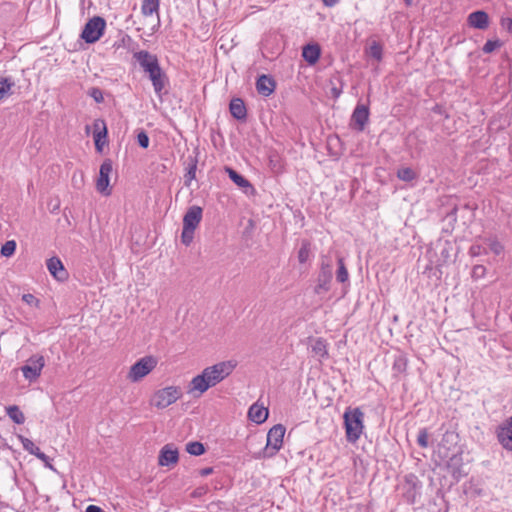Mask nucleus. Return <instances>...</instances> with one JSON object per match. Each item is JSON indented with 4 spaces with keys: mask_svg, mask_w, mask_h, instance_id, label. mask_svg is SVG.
I'll use <instances>...</instances> for the list:
<instances>
[{
    "mask_svg": "<svg viewBox=\"0 0 512 512\" xmlns=\"http://www.w3.org/2000/svg\"><path fill=\"white\" fill-rule=\"evenodd\" d=\"M236 365V361L226 360L204 368L200 374L191 379L187 393L194 397L202 396L209 388L226 379L234 371Z\"/></svg>",
    "mask_w": 512,
    "mask_h": 512,
    "instance_id": "nucleus-1",
    "label": "nucleus"
},
{
    "mask_svg": "<svg viewBox=\"0 0 512 512\" xmlns=\"http://www.w3.org/2000/svg\"><path fill=\"white\" fill-rule=\"evenodd\" d=\"M134 66L139 68L152 82L153 89L157 95H161L167 84V76L160 67L156 55L139 50L133 53Z\"/></svg>",
    "mask_w": 512,
    "mask_h": 512,
    "instance_id": "nucleus-2",
    "label": "nucleus"
},
{
    "mask_svg": "<svg viewBox=\"0 0 512 512\" xmlns=\"http://www.w3.org/2000/svg\"><path fill=\"white\" fill-rule=\"evenodd\" d=\"M183 396L182 388L168 385L155 390L149 400V405L157 410H164L175 404Z\"/></svg>",
    "mask_w": 512,
    "mask_h": 512,
    "instance_id": "nucleus-3",
    "label": "nucleus"
},
{
    "mask_svg": "<svg viewBox=\"0 0 512 512\" xmlns=\"http://www.w3.org/2000/svg\"><path fill=\"white\" fill-rule=\"evenodd\" d=\"M343 418L347 441L355 443L364 430V413L359 408H348Z\"/></svg>",
    "mask_w": 512,
    "mask_h": 512,
    "instance_id": "nucleus-4",
    "label": "nucleus"
},
{
    "mask_svg": "<svg viewBox=\"0 0 512 512\" xmlns=\"http://www.w3.org/2000/svg\"><path fill=\"white\" fill-rule=\"evenodd\" d=\"M286 428L282 424H276L267 433L266 445L259 452L254 454L256 459L274 457L282 448Z\"/></svg>",
    "mask_w": 512,
    "mask_h": 512,
    "instance_id": "nucleus-5",
    "label": "nucleus"
},
{
    "mask_svg": "<svg viewBox=\"0 0 512 512\" xmlns=\"http://www.w3.org/2000/svg\"><path fill=\"white\" fill-rule=\"evenodd\" d=\"M106 21L100 16H94L84 26L81 38L89 44L97 42L104 34Z\"/></svg>",
    "mask_w": 512,
    "mask_h": 512,
    "instance_id": "nucleus-6",
    "label": "nucleus"
},
{
    "mask_svg": "<svg viewBox=\"0 0 512 512\" xmlns=\"http://www.w3.org/2000/svg\"><path fill=\"white\" fill-rule=\"evenodd\" d=\"M157 366V360L153 356H145L130 366V381L140 382L148 376Z\"/></svg>",
    "mask_w": 512,
    "mask_h": 512,
    "instance_id": "nucleus-7",
    "label": "nucleus"
},
{
    "mask_svg": "<svg viewBox=\"0 0 512 512\" xmlns=\"http://www.w3.org/2000/svg\"><path fill=\"white\" fill-rule=\"evenodd\" d=\"M113 171L112 162L106 159L100 166L99 176L96 181V189L99 193L107 196L111 194L109 187L110 175Z\"/></svg>",
    "mask_w": 512,
    "mask_h": 512,
    "instance_id": "nucleus-8",
    "label": "nucleus"
},
{
    "mask_svg": "<svg viewBox=\"0 0 512 512\" xmlns=\"http://www.w3.org/2000/svg\"><path fill=\"white\" fill-rule=\"evenodd\" d=\"M45 365V360L43 356H32L27 360V363L21 368L23 376L29 380H36Z\"/></svg>",
    "mask_w": 512,
    "mask_h": 512,
    "instance_id": "nucleus-9",
    "label": "nucleus"
},
{
    "mask_svg": "<svg viewBox=\"0 0 512 512\" xmlns=\"http://www.w3.org/2000/svg\"><path fill=\"white\" fill-rule=\"evenodd\" d=\"M92 135L95 148L98 153H103L104 146L107 143V126L104 120L96 119L92 125Z\"/></svg>",
    "mask_w": 512,
    "mask_h": 512,
    "instance_id": "nucleus-10",
    "label": "nucleus"
},
{
    "mask_svg": "<svg viewBox=\"0 0 512 512\" xmlns=\"http://www.w3.org/2000/svg\"><path fill=\"white\" fill-rule=\"evenodd\" d=\"M497 438L504 449L512 451V416L499 427Z\"/></svg>",
    "mask_w": 512,
    "mask_h": 512,
    "instance_id": "nucleus-11",
    "label": "nucleus"
},
{
    "mask_svg": "<svg viewBox=\"0 0 512 512\" xmlns=\"http://www.w3.org/2000/svg\"><path fill=\"white\" fill-rule=\"evenodd\" d=\"M368 119V107L363 104H359L356 106L351 116V126L358 131H362L368 122Z\"/></svg>",
    "mask_w": 512,
    "mask_h": 512,
    "instance_id": "nucleus-12",
    "label": "nucleus"
},
{
    "mask_svg": "<svg viewBox=\"0 0 512 512\" xmlns=\"http://www.w3.org/2000/svg\"><path fill=\"white\" fill-rule=\"evenodd\" d=\"M178 450L172 445H165L159 453L158 463L160 466H171L178 462Z\"/></svg>",
    "mask_w": 512,
    "mask_h": 512,
    "instance_id": "nucleus-13",
    "label": "nucleus"
},
{
    "mask_svg": "<svg viewBox=\"0 0 512 512\" xmlns=\"http://www.w3.org/2000/svg\"><path fill=\"white\" fill-rule=\"evenodd\" d=\"M269 415V411L266 407L259 403H254L248 410V418L256 424L264 423Z\"/></svg>",
    "mask_w": 512,
    "mask_h": 512,
    "instance_id": "nucleus-14",
    "label": "nucleus"
},
{
    "mask_svg": "<svg viewBox=\"0 0 512 512\" xmlns=\"http://www.w3.org/2000/svg\"><path fill=\"white\" fill-rule=\"evenodd\" d=\"M202 219V209L199 206H192L183 218V226L196 229Z\"/></svg>",
    "mask_w": 512,
    "mask_h": 512,
    "instance_id": "nucleus-15",
    "label": "nucleus"
},
{
    "mask_svg": "<svg viewBox=\"0 0 512 512\" xmlns=\"http://www.w3.org/2000/svg\"><path fill=\"white\" fill-rule=\"evenodd\" d=\"M468 24L476 29L484 30L489 26V16L484 11H475L468 16Z\"/></svg>",
    "mask_w": 512,
    "mask_h": 512,
    "instance_id": "nucleus-16",
    "label": "nucleus"
},
{
    "mask_svg": "<svg viewBox=\"0 0 512 512\" xmlns=\"http://www.w3.org/2000/svg\"><path fill=\"white\" fill-rule=\"evenodd\" d=\"M47 269L57 280L62 281L67 278V272L61 260L57 257H52L47 261Z\"/></svg>",
    "mask_w": 512,
    "mask_h": 512,
    "instance_id": "nucleus-17",
    "label": "nucleus"
},
{
    "mask_svg": "<svg viewBox=\"0 0 512 512\" xmlns=\"http://www.w3.org/2000/svg\"><path fill=\"white\" fill-rule=\"evenodd\" d=\"M309 348L314 356L319 359L325 358L328 354L327 343L322 338H311L309 340Z\"/></svg>",
    "mask_w": 512,
    "mask_h": 512,
    "instance_id": "nucleus-18",
    "label": "nucleus"
},
{
    "mask_svg": "<svg viewBox=\"0 0 512 512\" xmlns=\"http://www.w3.org/2000/svg\"><path fill=\"white\" fill-rule=\"evenodd\" d=\"M256 87L260 94L269 96L274 91L275 84L270 77L262 75L257 80Z\"/></svg>",
    "mask_w": 512,
    "mask_h": 512,
    "instance_id": "nucleus-19",
    "label": "nucleus"
},
{
    "mask_svg": "<svg viewBox=\"0 0 512 512\" xmlns=\"http://www.w3.org/2000/svg\"><path fill=\"white\" fill-rule=\"evenodd\" d=\"M302 56L309 64H315L320 57V47L317 44L304 46Z\"/></svg>",
    "mask_w": 512,
    "mask_h": 512,
    "instance_id": "nucleus-20",
    "label": "nucleus"
},
{
    "mask_svg": "<svg viewBox=\"0 0 512 512\" xmlns=\"http://www.w3.org/2000/svg\"><path fill=\"white\" fill-rule=\"evenodd\" d=\"M230 112L236 119H244L246 117V107L244 102L239 99H233L230 102Z\"/></svg>",
    "mask_w": 512,
    "mask_h": 512,
    "instance_id": "nucleus-21",
    "label": "nucleus"
},
{
    "mask_svg": "<svg viewBox=\"0 0 512 512\" xmlns=\"http://www.w3.org/2000/svg\"><path fill=\"white\" fill-rule=\"evenodd\" d=\"M226 173L229 178L240 188L247 189L252 188L250 182L244 178L242 175L238 174L234 169L230 167L225 168Z\"/></svg>",
    "mask_w": 512,
    "mask_h": 512,
    "instance_id": "nucleus-22",
    "label": "nucleus"
},
{
    "mask_svg": "<svg viewBox=\"0 0 512 512\" xmlns=\"http://www.w3.org/2000/svg\"><path fill=\"white\" fill-rule=\"evenodd\" d=\"M382 51V46L376 41H371L366 49L367 55L377 61L382 59Z\"/></svg>",
    "mask_w": 512,
    "mask_h": 512,
    "instance_id": "nucleus-23",
    "label": "nucleus"
},
{
    "mask_svg": "<svg viewBox=\"0 0 512 512\" xmlns=\"http://www.w3.org/2000/svg\"><path fill=\"white\" fill-rule=\"evenodd\" d=\"M397 177L405 182H411L417 178V173L410 167H401L397 171Z\"/></svg>",
    "mask_w": 512,
    "mask_h": 512,
    "instance_id": "nucleus-24",
    "label": "nucleus"
},
{
    "mask_svg": "<svg viewBox=\"0 0 512 512\" xmlns=\"http://www.w3.org/2000/svg\"><path fill=\"white\" fill-rule=\"evenodd\" d=\"M159 8V0H143L142 13L146 16H150L153 13H157Z\"/></svg>",
    "mask_w": 512,
    "mask_h": 512,
    "instance_id": "nucleus-25",
    "label": "nucleus"
},
{
    "mask_svg": "<svg viewBox=\"0 0 512 512\" xmlns=\"http://www.w3.org/2000/svg\"><path fill=\"white\" fill-rule=\"evenodd\" d=\"M7 414L17 424H22L25 421V416L18 406H9L7 408Z\"/></svg>",
    "mask_w": 512,
    "mask_h": 512,
    "instance_id": "nucleus-26",
    "label": "nucleus"
},
{
    "mask_svg": "<svg viewBox=\"0 0 512 512\" xmlns=\"http://www.w3.org/2000/svg\"><path fill=\"white\" fill-rule=\"evenodd\" d=\"M18 438L21 441L23 448L30 454L36 456L41 451L30 439L22 435H19Z\"/></svg>",
    "mask_w": 512,
    "mask_h": 512,
    "instance_id": "nucleus-27",
    "label": "nucleus"
},
{
    "mask_svg": "<svg viewBox=\"0 0 512 512\" xmlns=\"http://www.w3.org/2000/svg\"><path fill=\"white\" fill-rule=\"evenodd\" d=\"M186 451L191 455L200 456L205 452V448L202 443L195 441L186 445Z\"/></svg>",
    "mask_w": 512,
    "mask_h": 512,
    "instance_id": "nucleus-28",
    "label": "nucleus"
},
{
    "mask_svg": "<svg viewBox=\"0 0 512 512\" xmlns=\"http://www.w3.org/2000/svg\"><path fill=\"white\" fill-rule=\"evenodd\" d=\"M14 86V82L11 81L8 78H1L0 79V92H2V96L0 97V100L4 99L8 95L11 94V89Z\"/></svg>",
    "mask_w": 512,
    "mask_h": 512,
    "instance_id": "nucleus-29",
    "label": "nucleus"
},
{
    "mask_svg": "<svg viewBox=\"0 0 512 512\" xmlns=\"http://www.w3.org/2000/svg\"><path fill=\"white\" fill-rule=\"evenodd\" d=\"M336 278L339 282H342V283L346 282L349 278L348 271L344 265L342 258L338 259V270H337Z\"/></svg>",
    "mask_w": 512,
    "mask_h": 512,
    "instance_id": "nucleus-30",
    "label": "nucleus"
},
{
    "mask_svg": "<svg viewBox=\"0 0 512 512\" xmlns=\"http://www.w3.org/2000/svg\"><path fill=\"white\" fill-rule=\"evenodd\" d=\"M194 231H195V229L187 228V227L183 226V231L181 234V241L184 245L189 246L192 243L193 237H194Z\"/></svg>",
    "mask_w": 512,
    "mask_h": 512,
    "instance_id": "nucleus-31",
    "label": "nucleus"
},
{
    "mask_svg": "<svg viewBox=\"0 0 512 512\" xmlns=\"http://www.w3.org/2000/svg\"><path fill=\"white\" fill-rule=\"evenodd\" d=\"M310 255V245L308 242H303L298 252V259L300 263H305Z\"/></svg>",
    "mask_w": 512,
    "mask_h": 512,
    "instance_id": "nucleus-32",
    "label": "nucleus"
},
{
    "mask_svg": "<svg viewBox=\"0 0 512 512\" xmlns=\"http://www.w3.org/2000/svg\"><path fill=\"white\" fill-rule=\"evenodd\" d=\"M16 249V243L13 240L7 241L2 247H1V255L5 257H10L14 254Z\"/></svg>",
    "mask_w": 512,
    "mask_h": 512,
    "instance_id": "nucleus-33",
    "label": "nucleus"
},
{
    "mask_svg": "<svg viewBox=\"0 0 512 512\" xmlns=\"http://www.w3.org/2000/svg\"><path fill=\"white\" fill-rule=\"evenodd\" d=\"M487 244L490 248V250L495 254V255H500L502 252H503V246L501 245V243H499L497 240L495 239H489L487 241Z\"/></svg>",
    "mask_w": 512,
    "mask_h": 512,
    "instance_id": "nucleus-34",
    "label": "nucleus"
},
{
    "mask_svg": "<svg viewBox=\"0 0 512 512\" xmlns=\"http://www.w3.org/2000/svg\"><path fill=\"white\" fill-rule=\"evenodd\" d=\"M500 46H501V42L499 40H488L483 46V51L485 53H491L494 50H496L497 48H499Z\"/></svg>",
    "mask_w": 512,
    "mask_h": 512,
    "instance_id": "nucleus-35",
    "label": "nucleus"
},
{
    "mask_svg": "<svg viewBox=\"0 0 512 512\" xmlns=\"http://www.w3.org/2000/svg\"><path fill=\"white\" fill-rule=\"evenodd\" d=\"M137 143L142 148H147L149 146V137L144 131H139L137 134Z\"/></svg>",
    "mask_w": 512,
    "mask_h": 512,
    "instance_id": "nucleus-36",
    "label": "nucleus"
},
{
    "mask_svg": "<svg viewBox=\"0 0 512 512\" xmlns=\"http://www.w3.org/2000/svg\"><path fill=\"white\" fill-rule=\"evenodd\" d=\"M417 442L421 447L428 446V433L426 430H421L417 437Z\"/></svg>",
    "mask_w": 512,
    "mask_h": 512,
    "instance_id": "nucleus-37",
    "label": "nucleus"
},
{
    "mask_svg": "<svg viewBox=\"0 0 512 512\" xmlns=\"http://www.w3.org/2000/svg\"><path fill=\"white\" fill-rule=\"evenodd\" d=\"M500 25L507 32L512 33V18L502 16L500 18Z\"/></svg>",
    "mask_w": 512,
    "mask_h": 512,
    "instance_id": "nucleus-38",
    "label": "nucleus"
},
{
    "mask_svg": "<svg viewBox=\"0 0 512 512\" xmlns=\"http://www.w3.org/2000/svg\"><path fill=\"white\" fill-rule=\"evenodd\" d=\"M89 95L97 102L101 103L103 101V93L99 88H92L89 92Z\"/></svg>",
    "mask_w": 512,
    "mask_h": 512,
    "instance_id": "nucleus-39",
    "label": "nucleus"
},
{
    "mask_svg": "<svg viewBox=\"0 0 512 512\" xmlns=\"http://www.w3.org/2000/svg\"><path fill=\"white\" fill-rule=\"evenodd\" d=\"M22 300L27 303L28 305H31V306H38L39 305V300L32 294H24L22 296Z\"/></svg>",
    "mask_w": 512,
    "mask_h": 512,
    "instance_id": "nucleus-40",
    "label": "nucleus"
},
{
    "mask_svg": "<svg viewBox=\"0 0 512 512\" xmlns=\"http://www.w3.org/2000/svg\"><path fill=\"white\" fill-rule=\"evenodd\" d=\"M482 252H483V249L480 245L475 244V245H472L470 248V254L472 256H479L482 254Z\"/></svg>",
    "mask_w": 512,
    "mask_h": 512,
    "instance_id": "nucleus-41",
    "label": "nucleus"
},
{
    "mask_svg": "<svg viewBox=\"0 0 512 512\" xmlns=\"http://www.w3.org/2000/svg\"><path fill=\"white\" fill-rule=\"evenodd\" d=\"M473 276L480 277L485 273V267L482 265H477L473 268Z\"/></svg>",
    "mask_w": 512,
    "mask_h": 512,
    "instance_id": "nucleus-42",
    "label": "nucleus"
},
{
    "mask_svg": "<svg viewBox=\"0 0 512 512\" xmlns=\"http://www.w3.org/2000/svg\"><path fill=\"white\" fill-rule=\"evenodd\" d=\"M36 457L43 461L47 467L52 469V466L49 464V457L47 455L40 451Z\"/></svg>",
    "mask_w": 512,
    "mask_h": 512,
    "instance_id": "nucleus-43",
    "label": "nucleus"
},
{
    "mask_svg": "<svg viewBox=\"0 0 512 512\" xmlns=\"http://www.w3.org/2000/svg\"><path fill=\"white\" fill-rule=\"evenodd\" d=\"M211 473H213L212 467H205V468H202L199 470V475L202 477H206V476L210 475Z\"/></svg>",
    "mask_w": 512,
    "mask_h": 512,
    "instance_id": "nucleus-44",
    "label": "nucleus"
},
{
    "mask_svg": "<svg viewBox=\"0 0 512 512\" xmlns=\"http://www.w3.org/2000/svg\"><path fill=\"white\" fill-rule=\"evenodd\" d=\"M86 512H104L100 507L95 505H89L86 508Z\"/></svg>",
    "mask_w": 512,
    "mask_h": 512,
    "instance_id": "nucleus-45",
    "label": "nucleus"
},
{
    "mask_svg": "<svg viewBox=\"0 0 512 512\" xmlns=\"http://www.w3.org/2000/svg\"><path fill=\"white\" fill-rule=\"evenodd\" d=\"M323 2L327 6H333L338 2V0H323Z\"/></svg>",
    "mask_w": 512,
    "mask_h": 512,
    "instance_id": "nucleus-46",
    "label": "nucleus"
},
{
    "mask_svg": "<svg viewBox=\"0 0 512 512\" xmlns=\"http://www.w3.org/2000/svg\"><path fill=\"white\" fill-rule=\"evenodd\" d=\"M407 5H411L413 0H404Z\"/></svg>",
    "mask_w": 512,
    "mask_h": 512,
    "instance_id": "nucleus-47",
    "label": "nucleus"
},
{
    "mask_svg": "<svg viewBox=\"0 0 512 512\" xmlns=\"http://www.w3.org/2000/svg\"><path fill=\"white\" fill-rule=\"evenodd\" d=\"M325 277H326V281H329L331 278L330 272H328V274Z\"/></svg>",
    "mask_w": 512,
    "mask_h": 512,
    "instance_id": "nucleus-48",
    "label": "nucleus"
},
{
    "mask_svg": "<svg viewBox=\"0 0 512 512\" xmlns=\"http://www.w3.org/2000/svg\"><path fill=\"white\" fill-rule=\"evenodd\" d=\"M90 129H91V128H90V126H86V133H87V134H89Z\"/></svg>",
    "mask_w": 512,
    "mask_h": 512,
    "instance_id": "nucleus-49",
    "label": "nucleus"
},
{
    "mask_svg": "<svg viewBox=\"0 0 512 512\" xmlns=\"http://www.w3.org/2000/svg\"><path fill=\"white\" fill-rule=\"evenodd\" d=\"M2 96V92H0V97Z\"/></svg>",
    "mask_w": 512,
    "mask_h": 512,
    "instance_id": "nucleus-50",
    "label": "nucleus"
}]
</instances>
